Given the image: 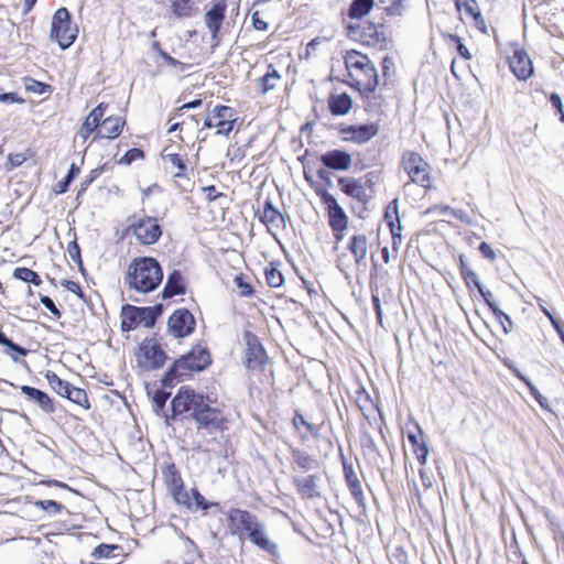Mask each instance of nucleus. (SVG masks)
<instances>
[{
	"label": "nucleus",
	"mask_w": 564,
	"mask_h": 564,
	"mask_svg": "<svg viewBox=\"0 0 564 564\" xmlns=\"http://www.w3.org/2000/svg\"><path fill=\"white\" fill-rule=\"evenodd\" d=\"M384 219L388 225H390V221H395L397 219H400L399 216V200L395 198L393 199L386 208L384 212Z\"/></svg>",
	"instance_id": "603ef678"
},
{
	"label": "nucleus",
	"mask_w": 564,
	"mask_h": 564,
	"mask_svg": "<svg viewBox=\"0 0 564 564\" xmlns=\"http://www.w3.org/2000/svg\"><path fill=\"white\" fill-rule=\"evenodd\" d=\"M479 251L480 253L488 260L495 261L497 258L496 251L492 249V247L487 242H481L479 245Z\"/></svg>",
	"instance_id": "e2e57ef3"
},
{
	"label": "nucleus",
	"mask_w": 564,
	"mask_h": 564,
	"mask_svg": "<svg viewBox=\"0 0 564 564\" xmlns=\"http://www.w3.org/2000/svg\"><path fill=\"white\" fill-rule=\"evenodd\" d=\"M175 500L176 503L185 506L187 508L191 507V497L189 494L185 490L184 485L174 489L170 492Z\"/></svg>",
	"instance_id": "de8ad7c7"
},
{
	"label": "nucleus",
	"mask_w": 564,
	"mask_h": 564,
	"mask_svg": "<svg viewBox=\"0 0 564 564\" xmlns=\"http://www.w3.org/2000/svg\"><path fill=\"white\" fill-rule=\"evenodd\" d=\"M528 388L532 397L536 400V402L542 408H546L547 400L540 393V391L532 384V382H528Z\"/></svg>",
	"instance_id": "338daca9"
},
{
	"label": "nucleus",
	"mask_w": 564,
	"mask_h": 564,
	"mask_svg": "<svg viewBox=\"0 0 564 564\" xmlns=\"http://www.w3.org/2000/svg\"><path fill=\"white\" fill-rule=\"evenodd\" d=\"M66 399H68L69 401H72L78 405H82L85 409L90 408V403H89L86 391L83 389L76 388L74 386H70V389L68 390Z\"/></svg>",
	"instance_id": "58836bf2"
},
{
	"label": "nucleus",
	"mask_w": 564,
	"mask_h": 564,
	"mask_svg": "<svg viewBox=\"0 0 564 564\" xmlns=\"http://www.w3.org/2000/svg\"><path fill=\"white\" fill-rule=\"evenodd\" d=\"M414 452L416 454V458L420 462V464L424 465L426 463V459L429 456L427 445L424 442H421V444L414 448Z\"/></svg>",
	"instance_id": "052dcab7"
},
{
	"label": "nucleus",
	"mask_w": 564,
	"mask_h": 564,
	"mask_svg": "<svg viewBox=\"0 0 564 564\" xmlns=\"http://www.w3.org/2000/svg\"><path fill=\"white\" fill-rule=\"evenodd\" d=\"M459 263H460V273L466 282V284L469 286L470 283H473L475 286H479L480 280L478 275L470 269H468L464 262V257H459Z\"/></svg>",
	"instance_id": "a18cd8bd"
},
{
	"label": "nucleus",
	"mask_w": 564,
	"mask_h": 564,
	"mask_svg": "<svg viewBox=\"0 0 564 564\" xmlns=\"http://www.w3.org/2000/svg\"><path fill=\"white\" fill-rule=\"evenodd\" d=\"M247 538L251 543L257 545L260 550H263L271 555L278 554V545L276 543L272 542L265 531L264 524L259 523L258 527H256L248 535Z\"/></svg>",
	"instance_id": "a211bd4d"
},
{
	"label": "nucleus",
	"mask_w": 564,
	"mask_h": 564,
	"mask_svg": "<svg viewBox=\"0 0 564 564\" xmlns=\"http://www.w3.org/2000/svg\"><path fill=\"white\" fill-rule=\"evenodd\" d=\"M21 392L28 400L35 402L45 413L51 414L55 411L52 399L44 391L30 386H22Z\"/></svg>",
	"instance_id": "aec40b11"
},
{
	"label": "nucleus",
	"mask_w": 564,
	"mask_h": 564,
	"mask_svg": "<svg viewBox=\"0 0 564 564\" xmlns=\"http://www.w3.org/2000/svg\"><path fill=\"white\" fill-rule=\"evenodd\" d=\"M67 251L69 258L82 267L80 249L76 241L68 243Z\"/></svg>",
	"instance_id": "13d9d810"
},
{
	"label": "nucleus",
	"mask_w": 564,
	"mask_h": 564,
	"mask_svg": "<svg viewBox=\"0 0 564 564\" xmlns=\"http://www.w3.org/2000/svg\"><path fill=\"white\" fill-rule=\"evenodd\" d=\"M13 276L18 280L32 283L36 286L41 285L42 283L40 275L29 268H17L13 271Z\"/></svg>",
	"instance_id": "e433bc0d"
},
{
	"label": "nucleus",
	"mask_w": 564,
	"mask_h": 564,
	"mask_svg": "<svg viewBox=\"0 0 564 564\" xmlns=\"http://www.w3.org/2000/svg\"><path fill=\"white\" fill-rule=\"evenodd\" d=\"M162 267L152 257L132 259L124 275V282L129 289L143 294L154 291L162 283Z\"/></svg>",
	"instance_id": "f03ea898"
},
{
	"label": "nucleus",
	"mask_w": 564,
	"mask_h": 564,
	"mask_svg": "<svg viewBox=\"0 0 564 564\" xmlns=\"http://www.w3.org/2000/svg\"><path fill=\"white\" fill-rule=\"evenodd\" d=\"M42 305L48 310L55 317L59 318L61 317V311L56 307L55 303L53 302V300L50 297V296H46V295H42L41 299H40Z\"/></svg>",
	"instance_id": "4d7b16f0"
},
{
	"label": "nucleus",
	"mask_w": 564,
	"mask_h": 564,
	"mask_svg": "<svg viewBox=\"0 0 564 564\" xmlns=\"http://www.w3.org/2000/svg\"><path fill=\"white\" fill-rule=\"evenodd\" d=\"M479 294L482 296L484 301L486 302V304L490 307V310L492 311L494 315L497 317V318H501L503 317L509 326L511 327L512 326V321L510 318L509 315H507L505 312H502L499 306L496 304V302L491 301V297H492V293L490 291H486L484 290L481 283H479V286H476Z\"/></svg>",
	"instance_id": "72a5a7b5"
},
{
	"label": "nucleus",
	"mask_w": 564,
	"mask_h": 564,
	"mask_svg": "<svg viewBox=\"0 0 564 564\" xmlns=\"http://www.w3.org/2000/svg\"><path fill=\"white\" fill-rule=\"evenodd\" d=\"M234 283L237 286V289L239 290L240 296L252 295L253 289L247 281H245V278L242 274H237L234 279Z\"/></svg>",
	"instance_id": "09e8293b"
},
{
	"label": "nucleus",
	"mask_w": 564,
	"mask_h": 564,
	"mask_svg": "<svg viewBox=\"0 0 564 564\" xmlns=\"http://www.w3.org/2000/svg\"><path fill=\"white\" fill-rule=\"evenodd\" d=\"M338 186L346 195L355 199H358L359 202H366L368 198L361 180H356L354 177L348 176L340 177L338 180Z\"/></svg>",
	"instance_id": "412c9836"
},
{
	"label": "nucleus",
	"mask_w": 564,
	"mask_h": 564,
	"mask_svg": "<svg viewBox=\"0 0 564 564\" xmlns=\"http://www.w3.org/2000/svg\"><path fill=\"white\" fill-rule=\"evenodd\" d=\"M100 126L96 119L87 116L78 130V137H80L84 141L89 138V135Z\"/></svg>",
	"instance_id": "c03bdc74"
},
{
	"label": "nucleus",
	"mask_w": 564,
	"mask_h": 564,
	"mask_svg": "<svg viewBox=\"0 0 564 564\" xmlns=\"http://www.w3.org/2000/svg\"><path fill=\"white\" fill-rule=\"evenodd\" d=\"M455 6L459 12L464 11V13L470 18L480 13L479 6L476 0H456Z\"/></svg>",
	"instance_id": "79ce46f5"
},
{
	"label": "nucleus",
	"mask_w": 564,
	"mask_h": 564,
	"mask_svg": "<svg viewBox=\"0 0 564 564\" xmlns=\"http://www.w3.org/2000/svg\"><path fill=\"white\" fill-rule=\"evenodd\" d=\"M169 398V393L164 391H156L153 395V404L155 406V411H161L165 406L166 400Z\"/></svg>",
	"instance_id": "bf43d9fd"
},
{
	"label": "nucleus",
	"mask_w": 564,
	"mask_h": 564,
	"mask_svg": "<svg viewBox=\"0 0 564 564\" xmlns=\"http://www.w3.org/2000/svg\"><path fill=\"white\" fill-rule=\"evenodd\" d=\"M144 156V153L141 149L133 148L124 153V155L120 159V163L130 164L133 161L140 160Z\"/></svg>",
	"instance_id": "5fc2aeb1"
},
{
	"label": "nucleus",
	"mask_w": 564,
	"mask_h": 564,
	"mask_svg": "<svg viewBox=\"0 0 564 564\" xmlns=\"http://www.w3.org/2000/svg\"><path fill=\"white\" fill-rule=\"evenodd\" d=\"M427 214H438V215H446L449 214L456 219H459L462 221H467L466 219V213L462 209H454L447 205H434L431 208L426 210Z\"/></svg>",
	"instance_id": "4c0bfd02"
},
{
	"label": "nucleus",
	"mask_w": 564,
	"mask_h": 564,
	"mask_svg": "<svg viewBox=\"0 0 564 564\" xmlns=\"http://www.w3.org/2000/svg\"><path fill=\"white\" fill-rule=\"evenodd\" d=\"M79 172H80L79 167L75 163H72L69 171H68L67 175L65 176V178L55 185V188H54L55 193L63 194V193L67 192L70 183L79 174Z\"/></svg>",
	"instance_id": "ea45409f"
},
{
	"label": "nucleus",
	"mask_w": 564,
	"mask_h": 564,
	"mask_svg": "<svg viewBox=\"0 0 564 564\" xmlns=\"http://www.w3.org/2000/svg\"><path fill=\"white\" fill-rule=\"evenodd\" d=\"M348 249L351 252L356 264L362 263L368 253L367 237L365 235L352 236L348 243Z\"/></svg>",
	"instance_id": "393cba45"
},
{
	"label": "nucleus",
	"mask_w": 564,
	"mask_h": 564,
	"mask_svg": "<svg viewBox=\"0 0 564 564\" xmlns=\"http://www.w3.org/2000/svg\"><path fill=\"white\" fill-rule=\"evenodd\" d=\"M328 107L334 116H345L352 107V98L346 94L332 95L328 99Z\"/></svg>",
	"instance_id": "5701e85b"
},
{
	"label": "nucleus",
	"mask_w": 564,
	"mask_h": 564,
	"mask_svg": "<svg viewBox=\"0 0 564 564\" xmlns=\"http://www.w3.org/2000/svg\"><path fill=\"white\" fill-rule=\"evenodd\" d=\"M378 132L379 127L376 123L357 126V130L354 131V135L347 137V141L358 144L366 143L376 137Z\"/></svg>",
	"instance_id": "cd10ccee"
},
{
	"label": "nucleus",
	"mask_w": 564,
	"mask_h": 564,
	"mask_svg": "<svg viewBox=\"0 0 564 564\" xmlns=\"http://www.w3.org/2000/svg\"><path fill=\"white\" fill-rule=\"evenodd\" d=\"M210 355L207 348L193 347L189 352L177 359L165 372L162 383L172 387L174 380L189 375L192 371H202L210 364Z\"/></svg>",
	"instance_id": "20e7f679"
},
{
	"label": "nucleus",
	"mask_w": 564,
	"mask_h": 564,
	"mask_svg": "<svg viewBox=\"0 0 564 564\" xmlns=\"http://www.w3.org/2000/svg\"><path fill=\"white\" fill-rule=\"evenodd\" d=\"M106 108L107 106L105 104H99L97 107H95L89 113L88 116L96 119V121H98V123H101V119L105 115V111H106Z\"/></svg>",
	"instance_id": "774afa93"
},
{
	"label": "nucleus",
	"mask_w": 564,
	"mask_h": 564,
	"mask_svg": "<svg viewBox=\"0 0 564 564\" xmlns=\"http://www.w3.org/2000/svg\"><path fill=\"white\" fill-rule=\"evenodd\" d=\"M294 485L299 495L303 499H314L319 497L318 477L316 475H307L305 477H295Z\"/></svg>",
	"instance_id": "6ab92c4d"
},
{
	"label": "nucleus",
	"mask_w": 564,
	"mask_h": 564,
	"mask_svg": "<svg viewBox=\"0 0 564 564\" xmlns=\"http://www.w3.org/2000/svg\"><path fill=\"white\" fill-rule=\"evenodd\" d=\"M293 424L296 429L301 425L305 426L312 434H316V429L313 424L308 423L303 415L296 414L293 419Z\"/></svg>",
	"instance_id": "0e129e2a"
},
{
	"label": "nucleus",
	"mask_w": 564,
	"mask_h": 564,
	"mask_svg": "<svg viewBox=\"0 0 564 564\" xmlns=\"http://www.w3.org/2000/svg\"><path fill=\"white\" fill-rule=\"evenodd\" d=\"M292 460L295 467L304 473L318 467V462L314 456L297 448L292 449Z\"/></svg>",
	"instance_id": "bb28decb"
},
{
	"label": "nucleus",
	"mask_w": 564,
	"mask_h": 564,
	"mask_svg": "<svg viewBox=\"0 0 564 564\" xmlns=\"http://www.w3.org/2000/svg\"><path fill=\"white\" fill-rule=\"evenodd\" d=\"M325 167L336 171H347L351 165V155L343 150H330L321 156Z\"/></svg>",
	"instance_id": "f3484780"
},
{
	"label": "nucleus",
	"mask_w": 564,
	"mask_h": 564,
	"mask_svg": "<svg viewBox=\"0 0 564 564\" xmlns=\"http://www.w3.org/2000/svg\"><path fill=\"white\" fill-rule=\"evenodd\" d=\"M171 10L177 18H187L192 14L193 6L191 0H169Z\"/></svg>",
	"instance_id": "c9c22d12"
},
{
	"label": "nucleus",
	"mask_w": 564,
	"mask_h": 564,
	"mask_svg": "<svg viewBox=\"0 0 564 564\" xmlns=\"http://www.w3.org/2000/svg\"><path fill=\"white\" fill-rule=\"evenodd\" d=\"M47 382L51 388L58 393L61 397L66 398L68 390L70 389V383L61 379L55 372L47 371L45 375Z\"/></svg>",
	"instance_id": "f704fd0d"
},
{
	"label": "nucleus",
	"mask_w": 564,
	"mask_h": 564,
	"mask_svg": "<svg viewBox=\"0 0 564 564\" xmlns=\"http://www.w3.org/2000/svg\"><path fill=\"white\" fill-rule=\"evenodd\" d=\"M128 230H131L137 240L142 245L155 243L162 231L155 218L145 217L133 223Z\"/></svg>",
	"instance_id": "1a4fd4ad"
},
{
	"label": "nucleus",
	"mask_w": 564,
	"mask_h": 564,
	"mask_svg": "<svg viewBox=\"0 0 564 564\" xmlns=\"http://www.w3.org/2000/svg\"><path fill=\"white\" fill-rule=\"evenodd\" d=\"M124 123L126 121L121 117H108L100 123L101 130L98 132V135L115 139L121 133Z\"/></svg>",
	"instance_id": "b1692460"
},
{
	"label": "nucleus",
	"mask_w": 564,
	"mask_h": 564,
	"mask_svg": "<svg viewBox=\"0 0 564 564\" xmlns=\"http://www.w3.org/2000/svg\"><path fill=\"white\" fill-rule=\"evenodd\" d=\"M138 307L126 304L121 308V328L124 332H130L137 328L139 324Z\"/></svg>",
	"instance_id": "c85d7f7f"
},
{
	"label": "nucleus",
	"mask_w": 564,
	"mask_h": 564,
	"mask_svg": "<svg viewBox=\"0 0 564 564\" xmlns=\"http://www.w3.org/2000/svg\"><path fill=\"white\" fill-rule=\"evenodd\" d=\"M163 476L170 492L184 485L182 477L174 464H170L165 467L163 470Z\"/></svg>",
	"instance_id": "473e14b6"
},
{
	"label": "nucleus",
	"mask_w": 564,
	"mask_h": 564,
	"mask_svg": "<svg viewBox=\"0 0 564 564\" xmlns=\"http://www.w3.org/2000/svg\"><path fill=\"white\" fill-rule=\"evenodd\" d=\"M235 111L228 106H215L206 116L204 127L216 128V134L227 137L234 129L236 122Z\"/></svg>",
	"instance_id": "0eeeda50"
},
{
	"label": "nucleus",
	"mask_w": 564,
	"mask_h": 564,
	"mask_svg": "<svg viewBox=\"0 0 564 564\" xmlns=\"http://www.w3.org/2000/svg\"><path fill=\"white\" fill-rule=\"evenodd\" d=\"M119 549L116 544H99L96 546L91 553V556L96 560L98 558H108L111 554Z\"/></svg>",
	"instance_id": "49530a36"
},
{
	"label": "nucleus",
	"mask_w": 564,
	"mask_h": 564,
	"mask_svg": "<svg viewBox=\"0 0 564 564\" xmlns=\"http://www.w3.org/2000/svg\"><path fill=\"white\" fill-rule=\"evenodd\" d=\"M172 419L184 416L192 420L197 431L208 434L224 432L228 420L216 400L197 393L189 387H182L171 401Z\"/></svg>",
	"instance_id": "f257e3e1"
},
{
	"label": "nucleus",
	"mask_w": 564,
	"mask_h": 564,
	"mask_svg": "<svg viewBox=\"0 0 564 564\" xmlns=\"http://www.w3.org/2000/svg\"><path fill=\"white\" fill-rule=\"evenodd\" d=\"M169 332L176 338L189 336L195 329V318L186 308L176 310L167 321Z\"/></svg>",
	"instance_id": "9d476101"
},
{
	"label": "nucleus",
	"mask_w": 564,
	"mask_h": 564,
	"mask_svg": "<svg viewBox=\"0 0 564 564\" xmlns=\"http://www.w3.org/2000/svg\"><path fill=\"white\" fill-rule=\"evenodd\" d=\"M226 8L225 0L214 1L210 9L205 13V24L212 35V46L219 43L218 33L225 19Z\"/></svg>",
	"instance_id": "f8f14e48"
},
{
	"label": "nucleus",
	"mask_w": 564,
	"mask_h": 564,
	"mask_svg": "<svg viewBox=\"0 0 564 564\" xmlns=\"http://www.w3.org/2000/svg\"><path fill=\"white\" fill-rule=\"evenodd\" d=\"M202 106V99H195V100H192L189 102H186L184 105H182L181 107H178L174 115L170 118L169 122H171L176 116L181 115V112L185 109H196L198 107Z\"/></svg>",
	"instance_id": "680f3d73"
},
{
	"label": "nucleus",
	"mask_w": 564,
	"mask_h": 564,
	"mask_svg": "<svg viewBox=\"0 0 564 564\" xmlns=\"http://www.w3.org/2000/svg\"><path fill=\"white\" fill-rule=\"evenodd\" d=\"M36 507L47 511L51 514H57L61 512L63 506L55 500H39L35 502Z\"/></svg>",
	"instance_id": "3c124183"
},
{
	"label": "nucleus",
	"mask_w": 564,
	"mask_h": 564,
	"mask_svg": "<svg viewBox=\"0 0 564 564\" xmlns=\"http://www.w3.org/2000/svg\"><path fill=\"white\" fill-rule=\"evenodd\" d=\"M166 359L165 352L160 345L152 340H144L138 352L139 366L145 370L161 368Z\"/></svg>",
	"instance_id": "6e6552de"
},
{
	"label": "nucleus",
	"mask_w": 564,
	"mask_h": 564,
	"mask_svg": "<svg viewBox=\"0 0 564 564\" xmlns=\"http://www.w3.org/2000/svg\"><path fill=\"white\" fill-rule=\"evenodd\" d=\"M359 35L369 46L384 48L388 44L387 30L382 24L367 23L361 28Z\"/></svg>",
	"instance_id": "2eb2a0df"
},
{
	"label": "nucleus",
	"mask_w": 564,
	"mask_h": 564,
	"mask_svg": "<svg viewBox=\"0 0 564 564\" xmlns=\"http://www.w3.org/2000/svg\"><path fill=\"white\" fill-rule=\"evenodd\" d=\"M265 354L260 345L248 343L247 359L249 364H262Z\"/></svg>",
	"instance_id": "37998d69"
},
{
	"label": "nucleus",
	"mask_w": 564,
	"mask_h": 564,
	"mask_svg": "<svg viewBox=\"0 0 564 564\" xmlns=\"http://www.w3.org/2000/svg\"><path fill=\"white\" fill-rule=\"evenodd\" d=\"M78 34L77 25L72 24L70 13L66 8H59L51 22L50 37L56 41L62 50L69 47Z\"/></svg>",
	"instance_id": "39448f33"
},
{
	"label": "nucleus",
	"mask_w": 564,
	"mask_h": 564,
	"mask_svg": "<svg viewBox=\"0 0 564 564\" xmlns=\"http://www.w3.org/2000/svg\"><path fill=\"white\" fill-rule=\"evenodd\" d=\"M509 67L519 80H527L533 75V64L528 53L516 47L508 58Z\"/></svg>",
	"instance_id": "ddd939ff"
},
{
	"label": "nucleus",
	"mask_w": 564,
	"mask_h": 564,
	"mask_svg": "<svg viewBox=\"0 0 564 564\" xmlns=\"http://www.w3.org/2000/svg\"><path fill=\"white\" fill-rule=\"evenodd\" d=\"M167 161L178 169V172L175 174V177H184L186 171V164L182 160V158L176 153L166 154Z\"/></svg>",
	"instance_id": "864d4df0"
},
{
	"label": "nucleus",
	"mask_w": 564,
	"mask_h": 564,
	"mask_svg": "<svg viewBox=\"0 0 564 564\" xmlns=\"http://www.w3.org/2000/svg\"><path fill=\"white\" fill-rule=\"evenodd\" d=\"M260 220L267 226L271 234L285 229V217L274 206L270 198L265 199Z\"/></svg>",
	"instance_id": "dca6fc26"
},
{
	"label": "nucleus",
	"mask_w": 564,
	"mask_h": 564,
	"mask_svg": "<svg viewBox=\"0 0 564 564\" xmlns=\"http://www.w3.org/2000/svg\"><path fill=\"white\" fill-rule=\"evenodd\" d=\"M402 166L412 183L424 188L431 186L430 165L419 153L404 152L402 155Z\"/></svg>",
	"instance_id": "423d86ee"
},
{
	"label": "nucleus",
	"mask_w": 564,
	"mask_h": 564,
	"mask_svg": "<svg viewBox=\"0 0 564 564\" xmlns=\"http://www.w3.org/2000/svg\"><path fill=\"white\" fill-rule=\"evenodd\" d=\"M323 200L328 206L329 225L334 232H343L347 228L348 218L337 199L328 194H323Z\"/></svg>",
	"instance_id": "4468645a"
},
{
	"label": "nucleus",
	"mask_w": 564,
	"mask_h": 564,
	"mask_svg": "<svg viewBox=\"0 0 564 564\" xmlns=\"http://www.w3.org/2000/svg\"><path fill=\"white\" fill-rule=\"evenodd\" d=\"M192 495L197 509L208 510L214 505L208 502L196 488L192 489Z\"/></svg>",
	"instance_id": "6e6d98bb"
},
{
	"label": "nucleus",
	"mask_w": 564,
	"mask_h": 564,
	"mask_svg": "<svg viewBox=\"0 0 564 564\" xmlns=\"http://www.w3.org/2000/svg\"><path fill=\"white\" fill-rule=\"evenodd\" d=\"M162 304H156L150 307H138L139 324H143L145 327H153L156 318L162 314Z\"/></svg>",
	"instance_id": "c756f323"
},
{
	"label": "nucleus",
	"mask_w": 564,
	"mask_h": 564,
	"mask_svg": "<svg viewBox=\"0 0 564 564\" xmlns=\"http://www.w3.org/2000/svg\"><path fill=\"white\" fill-rule=\"evenodd\" d=\"M228 521L234 533L245 535H248L260 523L257 516L238 508L229 510Z\"/></svg>",
	"instance_id": "9b49d317"
},
{
	"label": "nucleus",
	"mask_w": 564,
	"mask_h": 564,
	"mask_svg": "<svg viewBox=\"0 0 564 564\" xmlns=\"http://www.w3.org/2000/svg\"><path fill=\"white\" fill-rule=\"evenodd\" d=\"M269 69L270 70L263 77L259 78L258 87L262 94L272 90L281 79V75L272 65L269 66Z\"/></svg>",
	"instance_id": "7c9ffc66"
},
{
	"label": "nucleus",
	"mask_w": 564,
	"mask_h": 564,
	"mask_svg": "<svg viewBox=\"0 0 564 564\" xmlns=\"http://www.w3.org/2000/svg\"><path fill=\"white\" fill-rule=\"evenodd\" d=\"M550 102L561 113V120L564 121L563 102L560 95L556 93L551 94Z\"/></svg>",
	"instance_id": "69168bd1"
},
{
	"label": "nucleus",
	"mask_w": 564,
	"mask_h": 564,
	"mask_svg": "<svg viewBox=\"0 0 564 564\" xmlns=\"http://www.w3.org/2000/svg\"><path fill=\"white\" fill-rule=\"evenodd\" d=\"M375 4V0H354L350 4L348 15L351 19H360L369 13Z\"/></svg>",
	"instance_id": "2f4dec72"
},
{
	"label": "nucleus",
	"mask_w": 564,
	"mask_h": 564,
	"mask_svg": "<svg viewBox=\"0 0 564 564\" xmlns=\"http://www.w3.org/2000/svg\"><path fill=\"white\" fill-rule=\"evenodd\" d=\"M264 273L269 286L280 288L283 285L284 276L282 272L273 264H270V267L265 269Z\"/></svg>",
	"instance_id": "a19ab883"
},
{
	"label": "nucleus",
	"mask_w": 564,
	"mask_h": 564,
	"mask_svg": "<svg viewBox=\"0 0 564 564\" xmlns=\"http://www.w3.org/2000/svg\"><path fill=\"white\" fill-rule=\"evenodd\" d=\"M0 345H3L8 347L10 351L17 352L20 356H26L28 349L19 346L18 344L13 343L11 339H9L4 333L0 330Z\"/></svg>",
	"instance_id": "8fccbe9b"
},
{
	"label": "nucleus",
	"mask_w": 564,
	"mask_h": 564,
	"mask_svg": "<svg viewBox=\"0 0 564 564\" xmlns=\"http://www.w3.org/2000/svg\"><path fill=\"white\" fill-rule=\"evenodd\" d=\"M344 61L351 85L367 98L373 95L379 85V76L370 58L352 50L346 53Z\"/></svg>",
	"instance_id": "7ed1b4c3"
},
{
	"label": "nucleus",
	"mask_w": 564,
	"mask_h": 564,
	"mask_svg": "<svg viewBox=\"0 0 564 564\" xmlns=\"http://www.w3.org/2000/svg\"><path fill=\"white\" fill-rule=\"evenodd\" d=\"M185 293V284L182 273L178 270L172 271L167 275L165 286L162 291L163 299H171L175 295Z\"/></svg>",
	"instance_id": "4be33fe9"
},
{
	"label": "nucleus",
	"mask_w": 564,
	"mask_h": 564,
	"mask_svg": "<svg viewBox=\"0 0 564 564\" xmlns=\"http://www.w3.org/2000/svg\"><path fill=\"white\" fill-rule=\"evenodd\" d=\"M344 475L350 494L358 503H361L364 500L362 487L351 465L344 464Z\"/></svg>",
	"instance_id": "a878e982"
}]
</instances>
